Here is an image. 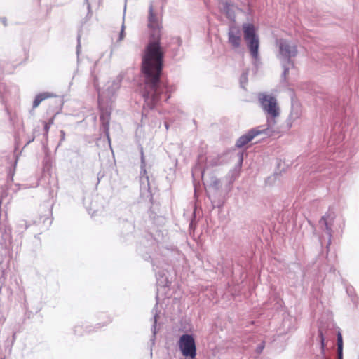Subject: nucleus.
<instances>
[{"instance_id":"nucleus-1","label":"nucleus","mask_w":359,"mask_h":359,"mask_svg":"<svg viewBox=\"0 0 359 359\" xmlns=\"http://www.w3.org/2000/svg\"><path fill=\"white\" fill-rule=\"evenodd\" d=\"M148 27L151 31L150 39L142 58V72L145 77L146 91L143 93L145 102L153 109L162 93L160 80L163 67L165 52L161 46V22L154 13L153 6L149 7Z\"/></svg>"},{"instance_id":"nucleus-2","label":"nucleus","mask_w":359,"mask_h":359,"mask_svg":"<svg viewBox=\"0 0 359 359\" xmlns=\"http://www.w3.org/2000/svg\"><path fill=\"white\" fill-rule=\"evenodd\" d=\"M258 100L267 115L268 121H269V118H276L279 116L280 108L275 97L265 93H259Z\"/></svg>"},{"instance_id":"nucleus-3","label":"nucleus","mask_w":359,"mask_h":359,"mask_svg":"<svg viewBox=\"0 0 359 359\" xmlns=\"http://www.w3.org/2000/svg\"><path fill=\"white\" fill-rule=\"evenodd\" d=\"M243 31L250 54L254 58H257L259 43L255 26L250 23L244 24L243 25Z\"/></svg>"},{"instance_id":"nucleus-4","label":"nucleus","mask_w":359,"mask_h":359,"mask_svg":"<svg viewBox=\"0 0 359 359\" xmlns=\"http://www.w3.org/2000/svg\"><path fill=\"white\" fill-rule=\"evenodd\" d=\"M178 346L183 356L194 359L196 356L195 339L191 334H183L178 341Z\"/></svg>"},{"instance_id":"nucleus-5","label":"nucleus","mask_w":359,"mask_h":359,"mask_svg":"<svg viewBox=\"0 0 359 359\" xmlns=\"http://www.w3.org/2000/svg\"><path fill=\"white\" fill-rule=\"evenodd\" d=\"M280 53L287 57L289 60L292 57H294L297 54V48L294 45H291L285 41H280Z\"/></svg>"},{"instance_id":"nucleus-6","label":"nucleus","mask_w":359,"mask_h":359,"mask_svg":"<svg viewBox=\"0 0 359 359\" xmlns=\"http://www.w3.org/2000/svg\"><path fill=\"white\" fill-rule=\"evenodd\" d=\"M261 133V131L252 129L250 130L247 134L241 136L236 141V146L238 148H241L252 141L254 137Z\"/></svg>"},{"instance_id":"nucleus-7","label":"nucleus","mask_w":359,"mask_h":359,"mask_svg":"<svg viewBox=\"0 0 359 359\" xmlns=\"http://www.w3.org/2000/svg\"><path fill=\"white\" fill-rule=\"evenodd\" d=\"M228 41L233 48H237L241 43V36L240 30L236 28L230 29L228 34Z\"/></svg>"},{"instance_id":"nucleus-8","label":"nucleus","mask_w":359,"mask_h":359,"mask_svg":"<svg viewBox=\"0 0 359 359\" xmlns=\"http://www.w3.org/2000/svg\"><path fill=\"white\" fill-rule=\"evenodd\" d=\"M52 95L49 93H43L37 95L33 102V108H36L42 101L50 97Z\"/></svg>"},{"instance_id":"nucleus-9","label":"nucleus","mask_w":359,"mask_h":359,"mask_svg":"<svg viewBox=\"0 0 359 359\" xmlns=\"http://www.w3.org/2000/svg\"><path fill=\"white\" fill-rule=\"evenodd\" d=\"M337 348H338L339 359H341L343 341H342V336L340 333H339L337 335Z\"/></svg>"},{"instance_id":"nucleus-10","label":"nucleus","mask_w":359,"mask_h":359,"mask_svg":"<svg viewBox=\"0 0 359 359\" xmlns=\"http://www.w3.org/2000/svg\"><path fill=\"white\" fill-rule=\"evenodd\" d=\"M51 126L48 125L46 122H44V130H45V135L47 137L50 128Z\"/></svg>"},{"instance_id":"nucleus-11","label":"nucleus","mask_w":359,"mask_h":359,"mask_svg":"<svg viewBox=\"0 0 359 359\" xmlns=\"http://www.w3.org/2000/svg\"><path fill=\"white\" fill-rule=\"evenodd\" d=\"M54 121H55V116H53L52 118H50L49 119V121L48 122H46L48 123V125L49 126H52L53 123H54Z\"/></svg>"},{"instance_id":"nucleus-12","label":"nucleus","mask_w":359,"mask_h":359,"mask_svg":"<svg viewBox=\"0 0 359 359\" xmlns=\"http://www.w3.org/2000/svg\"><path fill=\"white\" fill-rule=\"evenodd\" d=\"M124 37V26H122L121 32L120 33V40H122Z\"/></svg>"},{"instance_id":"nucleus-13","label":"nucleus","mask_w":359,"mask_h":359,"mask_svg":"<svg viewBox=\"0 0 359 359\" xmlns=\"http://www.w3.org/2000/svg\"><path fill=\"white\" fill-rule=\"evenodd\" d=\"M60 133H61V140L63 141V140H65V131L61 130Z\"/></svg>"},{"instance_id":"nucleus-14","label":"nucleus","mask_w":359,"mask_h":359,"mask_svg":"<svg viewBox=\"0 0 359 359\" xmlns=\"http://www.w3.org/2000/svg\"><path fill=\"white\" fill-rule=\"evenodd\" d=\"M264 347V344H262L261 346H259L258 347V353H261V352H262V351L263 350Z\"/></svg>"},{"instance_id":"nucleus-15","label":"nucleus","mask_w":359,"mask_h":359,"mask_svg":"<svg viewBox=\"0 0 359 359\" xmlns=\"http://www.w3.org/2000/svg\"><path fill=\"white\" fill-rule=\"evenodd\" d=\"M288 72H289L288 69H285V71H284V74L285 75L287 74Z\"/></svg>"}]
</instances>
